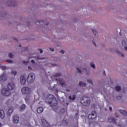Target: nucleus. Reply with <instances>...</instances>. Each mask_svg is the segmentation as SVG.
<instances>
[{"instance_id":"nucleus-1","label":"nucleus","mask_w":127,"mask_h":127,"mask_svg":"<svg viewBox=\"0 0 127 127\" xmlns=\"http://www.w3.org/2000/svg\"><path fill=\"white\" fill-rule=\"evenodd\" d=\"M46 102L50 105L51 107L54 109L55 112H57L58 109V107H57V100L54 98V96L53 95H49L46 98Z\"/></svg>"},{"instance_id":"nucleus-2","label":"nucleus","mask_w":127,"mask_h":127,"mask_svg":"<svg viewBox=\"0 0 127 127\" xmlns=\"http://www.w3.org/2000/svg\"><path fill=\"white\" fill-rule=\"evenodd\" d=\"M81 104L85 107H89L91 104V99L89 97H83L81 99Z\"/></svg>"},{"instance_id":"nucleus-3","label":"nucleus","mask_w":127,"mask_h":127,"mask_svg":"<svg viewBox=\"0 0 127 127\" xmlns=\"http://www.w3.org/2000/svg\"><path fill=\"white\" fill-rule=\"evenodd\" d=\"M27 81L29 84H32L35 81V74L30 73L28 75Z\"/></svg>"},{"instance_id":"nucleus-4","label":"nucleus","mask_w":127,"mask_h":127,"mask_svg":"<svg viewBox=\"0 0 127 127\" xmlns=\"http://www.w3.org/2000/svg\"><path fill=\"white\" fill-rule=\"evenodd\" d=\"M10 90L8 89L6 87L3 88L1 89V93L3 96H5V97H8V96H10Z\"/></svg>"},{"instance_id":"nucleus-5","label":"nucleus","mask_w":127,"mask_h":127,"mask_svg":"<svg viewBox=\"0 0 127 127\" xmlns=\"http://www.w3.org/2000/svg\"><path fill=\"white\" fill-rule=\"evenodd\" d=\"M21 92L24 95H29L31 92V89L29 87H24L21 89Z\"/></svg>"},{"instance_id":"nucleus-6","label":"nucleus","mask_w":127,"mask_h":127,"mask_svg":"<svg viewBox=\"0 0 127 127\" xmlns=\"http://www.w3.org/2000/svg\"><path fill=\"white\" fill-rule=\"evenodd\" d=\"M15 88L14 83L13 82H9L7 84V89L11 91Z\"/></svg>"},{"instance_id":"nucleus-7","label":"nucleus","mask_w":127,"mask_h":127,"mask_svg":"<svg viewBox=\"0 0 127 127\" xmlns=\"http://www.w3.org/2000/svg\"><path fill=\"white\" fill-rule=\"evenodd\" d=\"M7 79V76L6 74L4 72H3V73L0 75V82H4L5 81H6Z\"/></svg>"},{"instance_id":"nucleus-8","label":"nucleus","mask_w":127,"mask_h":127,"mask_svg":"<svg viewBox=\"0 0 127 127\" xmlns=\"http://www.w3.org/2000/svg\"><path fill=\"white\" fill-rule=\"evenodd\" d=\"M96 118V112L92 111L91 114L88 115V118L89 120H94Z\"/></svg>"},{"instance_id":"nucleus-9","label":"nucleus","mask_w":127,"mask_h":127,"mask_svg":"<svg viewBox=\"0 0 127 127\" xmlns=\"http://www.w3.org/2000/svg\"><path fill=\"white\" fill-rule=\"evenodd\" d=\"M58 82H59L60 85H61L62 87H66V81L64 80V79L62 78H59Z\"/></svg>"},{"instance_id":"nucleus-10","label":"nucleus","mask_w":127,"mask_h":127,"mask_svg":"<svg viewBox=\"0 0 127 127\" xmlns=\"http://www.w3.org/2000/svg\"><path fill=\"white\" fill-rule=\"evenodd\" d=\"M13 123L14 124H17L19 121V117L17 115H14L12 117Z\"/></svg>"},{"instance_id":"nucleus-11","label":"nucleus","mask_w":127,"mask_h":127,"mask_svg":"<svg viewBox=\"0 0 127 127\" xmlns=\"http://www.w3.org/2000/svg\"><path fill=\"white\" fill-rule=\"evenodd\" d=\"M20 83L21 85H25L26 79H25V75H23L20 77Z\"/></svg>"},{"instance_id":"nucleus-12","label":"nucleus","mask_w":127,"mask_h":127,"mask_svg":"<svg viewBox=\"0 0 127 127\" xmlns=\"http://www.w3.org/2000/svg\"><path fill=\"white\" fill-rule=\"evenodd\" d=\"M8 6H16L17 3L15 1H9L7 3Z\"/></svg>"},{"instance_id":"nucleus-13","label":"nucleus","mask_w":127,"mask_h":127,"mask_svg":"<svg viewBox=\"0 0 127 127\" xmlns=\"http://www.w3.org/2000/svg\"><path fill=\"white\" fill-rule=\"evenodd\" d=\"M109 123H112V124H115V125H118V122H116V120L113 118H110L108 119Z\"/></svg>"},{"instance_id":"nucleus-14","label":"nucleus","mask_w":127,"mask_h":127,"mask_svg":"<svg viewBox=\"0 0 127 127\" xmlns=\"http://www.w3.org/2000/svg\"><path fill=\"white\" fill-rule=\"evenodd\" d=\"M42 123L44 127H48L49 126V124L47 123V121L44 119L42 120Z\"/></svg>"},{"instance_id":"nucleus-15","label":"nucleus","mask_w":127,"mask_h":127,"mask_svg":"<svg viewBox=\"0 0 127 127\" xmlns=\"http://www.w3.org/2000/svg\"><path fill=\"white\" fill-rule=\"evenodd\" d=\"M127 123L126 122L125 124L123 123L122 122H117V125L116 126H119L120 127H126V126H127Z\"/></svg>"},{"instance_id":"nucleus-16","label":"nucleus","mask_w":127,"mask_h":127,"mask_svg":"<svg viewBox=\"0 0 127 127\" xmlns=\"http://www.w3.org/2000/svg\"><path fill=\"white\" fill-rule=\"evenodd\" d=\"M12 112H13V107L11 106L9 107L8 111L7 114L9 116H10L11 114H12Z\"/></svg>"},{"instance_id":"nucleus-17","label":"nucleus","mask_w":127,"mask_h":127,"mask_svg":"<svg viewBox=\"0 0 127 127\" xmlns=\"http://www.w3.org/2000/svg\"><path fill=\"white\" fill-rule=\"evenodd\" d=\"M5 115L4 114V111L2 110H0V117L2 119H4Z\"/></svg>"},{"instance_id":"nucleus-18","label":"nucleus","mask_w":127,"mask_h":127,"mask_svg":"<svg viewBox=\"0 0 127 127\" xmlns=\"http://www.w3.org/2000/svg\"><path fill=\"white\" fill-rule=\"evenodd\" d=\"M62 76V74L61 73H58L54 75V78L56 79V81L57 82H58L59 79H57V77H61Z\"/></svg>"},{"instance_id":"nucleus-19","label":"nucleus","mask_w":127,"mask_h":127,"mask_svg":"<svg viewBox=\"0 0 127 127\" xmlns=\"http://www.w3.org/2000/svg\"><path fill=\"white\" fill-rule=\"evenodd\" d=\"M78 86H79V87H86V86H87V83L83 81H79L78 83Z\"/></svg>"},{"instance_id":"nucleus-20","label":"nucleus","mask_w":127,"mask_h":127,"mask_svg":"<svg viewBox=\"0 0 127 127\" xmlns=\"http://www.w3.org/2000/svg\"><path fill=\"white\" fill-rule=\"evenodd\" d=\"M35 59H36V60H45L46 59H47V58H41L40 57H39V56H37L35 57Z\"/></svg>"},{"instance_id":"nucleus-21","label":"nucleus","mask_w":127,"mask_h":127,"mask_svg":"<svg viewBox=\"0 0 127 127\" xmlns=\"http://www.w3.org/2000/svg\"><path fill=\"white\" fill-rule=\"evenodd\" d=\"M25 108H26V106L25 104H22L20 107V109H19L20 112H23V111L25 110Z\"/></svg>"},{"instance_id":"nucleus-22","label":"nucleus","mask_w":127,"mask_h":127,"mask_svg":"<svg viewBox=\"0 0 127 127\" xmlns=\"http://www.w3.org/2000/svg\"><path fill=\"white\" fill-rule=\"evenodd\" d=\"M42 112H43V108L42 107H39L37 109V113H38V114H41Z\"/></svg>"},{"instance_id":"nucleus-23","label":"nucleus","mask_w":127,"mask_h":127,"mask_svg":"<svg viewBox=\"0 0 127 127\" xmlns=\"http://www.w3.org/2000/svg\"><path fill=\"white\" fill-rule=\"evenodd\" d=\"M68 99H69L70 101H75V100L76 99V95L73 94L72 97L69 96Z\"/></svg>"},{"instance_id":"nucleus-24","label":"nucleus","mask_w":127,"mask_h":127,"mask_svg":"<svg viewBox=\"0 0 127 127\" xmlns=\"http://www.w3.org/2000/svg\"><path fill=\"white\" fill-rule=\"evenodd\" d=\"M120 113L122 114V115H123V116H127V111L124 110H119Z\"/></svg>"},{"instance_id":"nucleus-25","label":"nucleus","mask_w":127,"mask_h":127,"mask_svg":"<svg viewBox=\"0 0 127 127\" xmlns=\"http://www.w3.org/2000/svg\"><path fill=\"white\" fill-rule=\"evenodd\" d=\"M8 57L9 58H10V59H14V55L11 53L8 54Z\"/></svg>"},{"instance_id":"nucleus-26","label":"nucleus","mask_w":127,"mask_h":127,"mask_svg":"<svg viewBox=\"0 0 127 127\" xmlns=\"http://www.w3.org/2000/svg\"><path fill=\"white\" fill-rule=\"evenodd\" d=\"M25 100L26 102L27 103V104H30V103H31V100L30 99V98H28V97H26L25 99Z\"/></svg>"},{"instance_id":"nucleus-27","label":"nucleus","mask_w":127,"mask_h":127,"mask_svg":"<svg viewBox=\"0 0 127 127\" xmlns=\"http://www.w3.org/2000/svg\"><path fill=\"white\" fill-rule=\"evenodd\" d=\"M76 70L77 71L78 73H79L80 74H83V71H82V69H81V68L80 69L79 67H77Z\"/></svg>"},{"instance_id":"nucleus-28","label":"nucleus","mask_w":127,"mask_h":127,"mask_svg":"<svg viewBox=\"0 0 127 127\" xmlns=\"http://www.w3.org/2000/svg\"><path fill=\"white\" fill-rule=\"evenodd\" d=\"M121 90H122V87H121V86H116V91H117V92H120V91H121Z\"/></svg>"},{"instance_id":"nucleus-29","label":"nucleus","mask_w":127,"mask_h":127,"mask_svg":"<svg viewBox=\"0 0 127 127\" xmlns=\"http://www.w3.org/2000/svg\"><path fill=\"white\" fill-rule=\"evenodd\" d=\"M90 65L92 67V68H93V69H96V65L93 63H91Z\"/></svg>"},{"instance_id":"nucleus-30","label":"nucleus","mask_w":127,"mask_h":127,"mask_svg":"<svg viewBox=\"0 0 127 127\" xmlns=\"http://www.w3.org/2000/svg\"><path fill=\"white\" fill-rule=\"evenodd\" d=\"M0 68L2 70H3V71H4V70H6V69L7 68V67L5 66H1Z\"/></svg>"},{"instance_id":"nucleus-31","label":"nucleus","mask_w":127,"mask_h":127,"mask_svg":"<svg viewBox=\"0 0 127 127\" xmlns=\"http://www.w3.org/2000/svg\"><path fill=\"white\" fill-rule=\"evenodd\" d=\"M81 70L82 72H84V73H85V72H86L88 69H87L86 67H81Z\"/></svg>"},{"instance_id":"nucleus-32","label":"nucleus","mask_w":127,"mask_h":127,"mask_svg":"<svg viewBox=\"0 0 127 127\" xmlns=\"http://www.w3.org/2000/svg\"><path fill=\"white\" fill-rule=\"evenodd\" d=\"M62 123L64 126H67V125H68V122L65 120L63 121Z\"/></svg>"},{"instance_id":"nucleus-33","label":"nucleus","mask_w":127,"mask_h":127,"mask_svg":"<svg viewBox=\"0 0 127 127\" xmlns=\"http://www.w3.org/2000/svg\"><path fill=\"white\" fill-rule=\"evenodd\" d=\"M5 17L3 15H2V13H0V19H3Z\"/></svg>"},{"instance_id":"nucleus-34","label":"nucleus","mask_w":127,"mask_h":127,"mask_svg":"<svg viewBox=\"0 0 127 127\" xmlns=\"http://www.w3.org/2000/svg\"><path fill=\"white\" fill-rule=\"evenodd\" d=\"M118 55H119V56H121V57H125V55H124V54L121 53V52H118Z\"/></svg>"},{"instance_id":"nucleus-35","label":"nucleus","mask_w":127,"mask_h":127,"mask_svg":"<svg viewBox=\"0 0 127 127\" xmlns=\"http://www.w3.org/2000/svg\"><path fill=\"white\" fill-rule=\"evenodd\" d=\"M16 71L15 70H12L11 71V74L12 75H13V76H15V75H16Z\"/></svg>"},{"instance_id":"nucleus-36","label":"nucleus","mask_w":127,"mask_h":127,"mask_svg":"<svg viewBox=\"0 0 127 127\" xmlns=\"http://www.w3.org/2000/svg\"><path fill=\"white\" fill-rule=\"evenodd\" d=\"M5 62H7V63H9V64H11L13 63V62L12 61V60H6Z\"/></svg>"},{"instance_id":"nucleus-37","label":"nucleus","mask_w":127,"mask_h":127,"mask_svg":"<svg viewBox=\"0 0 127 127\" xmlns=\"http://www.w3.org/2000/svg\"><path fill=\"white\" fill-rule=\"evenodd\" d=\"M122 45H123V46H124V47L125 46H127V42H126V41H122Z\"/></svg>"},{"instance_id":"nucleus-38","label":"nucleus","mask_w":127,"mask_h":127,"mask_svg":"<svg viewBox=\"0 0 127 127\" xmlns=\"http://www.w3.org/2000/svg\"><path fill=\"white\" fill-rule=\"evenodd\" d=\"M39 24L41 25V26H42L44 24V21H41L38 22Z\"/></svg>"},{"instance_id":"nucleus-39","label":"nucleus","mask_w":127,"mask_h":127,"mask_svg":"<svg viewBox=\"0 0 127 127\" xmlns=\"http://www.w3.org/2000/svg\"><path fill=\"white\" fill-rule=\"evenodd\" d=\"M92 32L93 33V34L95 36H97V31L94 29H92Z\"/></svg>"},{"instance_id":"nucleus-40","label":"nucleus","mask_w":127,"mask_h":127,"mask_svg":"<svg viewBox=\"0 0 127 127\" xmlns=\"http://www.w3.org/2000/svg\"><path fill=\"white\" fill-rule=\"evenodd\" d=\"M87 83H89L90 84H91V85H93V82L92 81V80H91V79H87Z\"/></svg>"},{"instance_id":"nucleus-41","label":"nucleus","mask_w":127,"mask_h":127,"mask_svg":"<svg viewBox=\"0 0 127 127\" xmlns=\"http://www.w3.org/2000/svg\"><path fill=\"white\" fill-rule=\"evenodd\" d=\"M86 72H85V75H86V76H89V75H90V74L91 73L90 72V71L89 70H87L86 71H85Z\"/></svg>"},{"instance_id":"nucleus-42","label":"nucleus","mask_w":127,"mask_h":127,"mask_svg":"<svg viewBox=\"0 0 127 127\" xmlns=\"http://www.w3.org/2000/svg\"><path fill=\"white\" fill-rule=\"evenodd\" d=\"M23 64H24V65H27V64H28V63H29V61H23L22 62Z\"/></svg>"},{"instance_id":"nucleus-43","label":"nucleus","mask_w":127,"mask_h":127,"mask_svg":"<svg viewBox=\"0 0 127 127\" xmlns=\"http://www.w3.org/2000/svg\"><path fill=\"white\" fill-rule=\"evenodd\" d=\"M51 65L53 66V67H56L58 66V64H51Z\"/></svg>"},{"instance_id":"nucleus-44","label":"nucleus","mask_w":127,"mask_h":127,"mask_svg":"<svg viewBox=\"0 0 127 127\" xmlns=\"http://www.w3.org/2000/svg\"><path fill=\"white\" fill-rule=\"evenodd\" d=\"M39 51H40V53L42 54V53H43V50L41 49H38Z\"/></svg>"},{"instance_id":"nucleus-45","label":"nucleus","mask_w":127,"mask_h":127,"mask_svg":"<svg viewBox=\"0 0 127 127\" xmlns=\"http://www.w3.org/2000/svg\"><path fill=\"white\" fill-rule=\"evenodd\" d=\"M117 100H122V96H119L117 97Z\"/></svg>"},{"instance_id":"nucleus-46","label":"nucleus","mask_w":127,"mask_h":127,"mask_svg":"<svg viewBox=\"0 0 127 127\" xmlns=\"http://www.w3.org/2000/svg\"><path fill=\"white\" fill-rule=\"evenodd\" d=\"M115 115L116 117V118H119V117H120V116L119 115V114H118L117 113H115Z\"/></svg>"},{"instance_id":"nucleus-47","label":"nucleus","mask_w":127,"mask_h":127,"mask_svg":"<svg viewBox=\"0 0 127 127\" xmlns=\"http://www.w3.org/2000/svg\"><path fill=\"white\" fill-rule=\"evenodd\" d=\"M49 49H50V50L51 51H52V52H54V49L50 48Z\"/></svg>"},{"instance_id":"nucleus-48","label":"nucleus","mask_w":127,"mask_h":127,"mask_svg":"<svg viewBox=\"0 0 127 127\" xmlns=\"http://www.w3.org/2000/svg\"><path fill=\"white\" fill-rule=\"evenodd\" d=\"M92 43L95 45V47H97V45L96 44V43H95V41H92Z\"/></svg>"},{"instance_id":"nucleus-49","label":"nucleus","mask_w":127,"mask_h":127,"mask_svg":"<svg viewBox=\"0 0 127 127\" xmlns=\"http://www.w3.org/2000/svg\"><path fill=\"white\" fill-rule=\"evenodd\" d=\"M31 62L32 63V64H35V61L33 60H32Z\"/></svg>"},{"instance_id":"nucleus-50","label":"nucleus","mask_w":127,"mask_h":127,"mask_svg":"<svg viewBox=\"0 0 127 127\" xmlns=\"http://www.w3.org/2000/svg\"><path fill=\"white\" fill-rule=\"evenodd\" d=\"M60 53H61V54H64V51L63 50H61L60 51Z\"/></svg>"},{"instance_id":"nucleus-51","label":"nucleus","mask_w":127,"mask_h":127,"mask_svg":"<svg viewBox=\"0 0 127 127\" xmlns=\"http://www.w3.org/2000/svg\"><path fill=\"white\" fill-rule=\"evenodd\" d=\"M28 70H32V68L31 67V66H28Z\"/></svg>"},{"instance_id":"nucleus-52","label":"nucleus","mask_w":127,"mask_h":127,"mask_svg":"<svg viewBox=\"0 0 127 127\" xmlns=\"http://www.w3.org/2000/svg\"><path fill=\"white\" fill-rule=\"evenodd\" d=\"M109 110H110V111H111V112H112V111H113V109L111 107H109Z\"/></svg>"},{"instance_id":"nucleus-53","label":"nucleus","mask_w":127,"mask_h":127,"mask_svg":"<svg viewBox=\"0 0 127 127\" xmlns=\"http://www.w3.org/2000/svg\"><path fill=\"white\" fill-rule=\"evenodd\" d=\"M66 92H70V90H69V89H66Z\"/></svg>"},{"instance_id":"nucleus-54","label":"nucleus","mask_w":127,"mask_h":127,"mask_svg":"<svg viewBox=\"0 0 127 127\" xmlns=\"http://www.w3.org/2000/svg\"><path fill=\"white\" fill-rule=\"evenodd\" d=\"M49 23L48 22L46 24V25H48Z\"/></svg>"},{"instance_id":"nucleus-55","label":"nucleus","mask_w":127,"mask_h":127,"mask_svg":"<svg viewBox=\"0 0 127 127\" xmlns=\"http://www.w3.org/2000/svg\"><path fill=\"white\" fill-rule=\"evenodd\" d=\"M28 24H30V23L29 22H28Z\"/></svg>"},{"instance_id":"nucleus-56","label":"nucleus","mask_w":127,"mask_h":127,"mask_svg":"<svg viewBox=\"0 0 127 127\" xmlns=\"http://www.w3.org/2000/svg\"><path fill=\"white\" fill-rule=\"evenodd\" d=\"M8 17H9V16H7Z\"/></svg>"},{"instance_id":"nucleus-57","label":"nucleus","mask_w":127,"mask_h":127,"mask_svg":"<svg viewBox=\"0 0 127 127\" xmlns=\"http://www.w3.org/2000/svg\"><path fill=\"white\" fill-rule=\"evenodd\" d=\"M20 47H21V45H20Z\"/></svg>"},{"instance_id":"nucleus-58","label":"nucleus","mask_w":127,"mask_h":127,"mask_svg":"<svg viewBox=\"0 0 127 127\" xmlns=\"http://www.w3.org/2000/svg\"><path fill=\"white\" fill-rule=\"evenodd\" d=\"M67 104L68 105V103H67Z\"/></svg>"}]
</instances>
